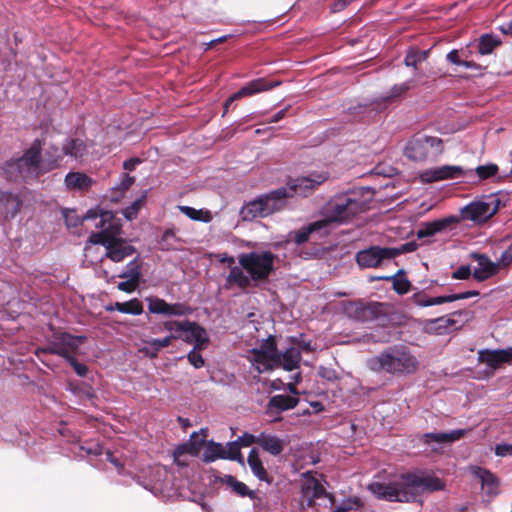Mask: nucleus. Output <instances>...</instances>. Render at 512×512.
I'll return each instance as SVG.
<instances>
[{"label":"nucleus","mask_w":512,"mask_h":512,"mask_svg":"<svg viewBox=\"0 0 512 512\" xmlns=\"http://www.w3.org/2000/svg\"><path fill=\"white\" fill-rule=\"evenodd\" d=\"M40 140H35L21 158L7 163L5 173L11 180L18 178H34L59 167L64 155L81 159L87 153V147L82 140L69 139L63 144L62 150L50 147L44 157L40 156Z\"/></svg>","instance_id":"f257e3e1"},{"label":"nucleus","mask_w":512,"mask_h":512,"mask_svg":"<svg viewBox=\"0 0 512 512\" xmlns=\"http://www.w3.org/2000/svg\"><path fill=\"white\" fill-rule=\"evenodd\" d=\"M276 255L270 251H251L238 256L239 267H232L225 277L226 289L256 287L274 270Z\"/></svg>","instance_id":"f03ea898"},{"label":"nucleus","mask_w":512,"mask_h":512,"mask_svg":"<svg viewBox=\"0 0 512 512\" xmlns=\"http://www.w3.org/2000/svg\"><path fill=\"white\" fill-rule=\"evenodd\" d=\"M247 359L258 373L278 367L292 371L299 367L301 352L297 347H290L285 352L279 353L274 338L270 336L258 347L248 351Z\"/></svg>","instance_id":"7ed1b4c3"},{"label":"nucleus","mask_w":512,"mask_h":512,"mask_svg":"<svg viewBox=\"0 0 512 512\" xmlns=\"http://www.w3.org/2000/svg\"><path fill=\"white\" fill-rule=\"evenodd\" d=\"M95 227L101 231L92 233L89 237L91 244H101L106 248L105 257L110 258L114 262H121L126 257L131 256L135 249L118 235L121 232V226L118 220L110 211H103L100 220L95 223Z\"/></svg>","instance_id":"20e7f679"},{"label":"nucleus","mask_w":512,"mask_h":512,"mask_svg":"<svg viewBox=\"0 0 512 512\" xmlns=\"http://www.w3.org/2000/svg\"><path fill=\"white\" fill-rule=\"evenodd\" d=\"M418 364L417 358L405 346L389 347L367 360L368 368L374 372L399 375L414 373Z\"/></svg>","instance_id":"39448f33"},{"label":"nucleus","mask_w":512,"mask_h":512,"mask_svg":"<svg viewBox=\"0 0 512 512\" xmlns=\"http://www.w3.org/2000/svg\"><path fill=\"white\" fill-rule=\"evenodd\" d=\"M363 209V204L352 194H340L330 199L323 207L321 222H325V228L330 231L332 223H343L354 217Z\"/></svg>","instance_id":"423d86ee"},{"label":"nucleus","mask_w":512,"mask_h":512,"mask_svg":"<svg viewBox=\"0 0 512 512\" xmlns=\"http://www.w3.org/2000/svg\"><path fill=\"white\" fill-rule=\"evenodd\" d=\"M85 337L73 336L68 333H61L48 344L45 348H38L36 350L37 356L43 353H52L64 357L78 376H85L87 373L86 365L79 363L74 358V353L78 350L79 346L83 343Z\"/></svg>","instance_id":"0eeeda50"},{"label":"nucleus","mask_w":512,"mask_h":512,"mask_svg":"<svg viewBox=\"0 0 512 512\" xmlns=\"http://www.w3.org/2000/svg\"><path fill=\"white\" fill-rule=\"evenodd\" d=\"M443 150V142L440 138L425 136L410 140L404 153L410 160L422 162L428 159H436Z\"/></svg>","instance_id":"6e6552de"},{"label":"nucleus","mask_w":512,"mask_h":512,"mask_svg":"<svg viewBox=\"0 0 512 512\" xmlns=\"http://www.w3.org/2000/svg\"><path fill=\"white\" fill-rule=\"evenodd\" d=\"M499 209V200L494 196L473 201L460 209L461 218L474 223H484Z\"/></svg>","instance_id":"1a4fd4ad"},{"label":"nucleus","mask_w":512,"mask_h":512,"mask_svg":"<svg viewBox=\"0 0 512 512\" xmlns=\"http://www.w3.org/2000/svg\"><path fill=\"white\" fill-rule=\"evenodd\" d=\"M473 169H466L459 165H442L424 170L420 177L425 183H432L443 180H454L459 178H470Z\"/></svg>","instance_id":"9d476101"},{"label":"nucleus","mask_w":512,"mask_h":512,"mask_svg":"<svg viewBox=\"0 0 512 512\" xmlns=\"http://www.w3.org/2000/svg\"><path fill=\"white\" fill-rule=\"evenodd\" d=\"M201 438L198 432H193L187 443L179 445L173 452L174 462L180 467H186L189 464V457L197 456L205 442L207 436L206 430H201Z\"/></svg>","instance_id":"9b49d317"},{"label":"nucleus","mask_w":512,"mask_h":512,"mask_svg":"<svg viewBox=\"0 0 512 512\" xmlns=\"http://www.w3.org/2000/svg\"><path fill=\"white\" fill-rule=\"evenodd\" d=\"M328 179V173H311L308 176L299 177L285 188L289 189V197L293 195L307 196L312 193L319 185Z\"/></svg>","instance_id":"f8f14e48"},{"label":"nucleus","mask_w":512,"mask_h":512,"mask_svg":"<svg viewBox=\"0 0 512 512\" xmlns=\"http://www.w3.org/2000/svg\"><path fill=\"white\" fill-rule=\"evenodd\" d=\"M293 382L288 383L287 389L293 396L289 395H275L270 398L268 403V411L269 412H283L289 409H292L297 406L299 399L297 397L298 391L295 387V384L299 383L301 380L300 373L292 376Z\"/></svg>","instance_id":"ddd939ff"},{"label":"nucleus","mask_w":512,"mask_h":512,"mask_svg":"<svg viewBox=\"0 0 512 512\" xmlns=\"http://www.w3.org/2000/svg\"><path fill=\"white\" fill-rule=\"evenodd\" d=\"M396 502H412L417 497V486L414 473L401 475L393 481Z\"/></svg>","instance_id":"4468645a"},{"label":"nucleus","mask_w":512,"mask_h":512,"mask_svg":"<svg viewBox=\"0 0 512 512\" xmlns=\"http://www.w3.org/2000/svg\"><path fill=\"white\" fill-rule=\"evenodd\" d=\"M385 259H391L388 247L372 246L356 254V261L362 268L377 267Z\"/></svg>","instance_id":"2eb2a0df"},{"label":"nucleus","mask_w":512,"mask_h":512,"mask_svg":"<svg viewBox=\"0 0 512 512\" xmlns=\"http://www.w3.org/2000/svg\"><path fill=\"white\" fill-rule=\"evenodd\" d=\"M280 82H270L268 83L264 79H256L249 82L247 85L242 87L239 91L232 94L224 103V114L228 111L229 106L236 100H239L243 97L252 96L256 93L266 91L278 86Z\"/></svg>","instance_id":"dca6fc26"},{"label":"nucleus","mask_w":512,"mask_h":512,"mask_svg":"<svg viewBox=\"0 0 512 512\" xmlns=\"http://www.w3.org/2000/svg\"><path fill=\"white\" fill-rule=\"evenodd\" d=\"M459 222L456 216H448L431 222H423L420 224L416 236L418 239L432 237L438 233L446 231L450 226Z\"/></svg>","instance_id":"f3484780"},{"label":"nucleus","mask_w":512,"mask_h":512,"mask_svg":"<svg viewBox=\"0 0 512 512\" xmlns=\"http://www.w3.org/2000/svg\"><path fill=\"white\" fill-rule=\"evenodd\" d=\"M472 258L477 261V265L474 268L473 276L479 281H484L493 275H495L500 268H504L500 264V258L497 262H492L486 255L474 253Z\"/></svg>","instance_id":"a211bd4d"},{"label":"nucleus","mask_w":512,"mask_h":512,"mask_svg":"<svg viewBox=\"0 0 512 512\" xmlns=\"http://www.w3.org/2000/svg\"><path fill=\"white\" fill-rule=\"evenodd\" d=\"M183 334L178 339L194 344L195 349H204L209 341L206 330L195 322L186 321Z\"/></svg>","instance_id":"6ab92c4d"},{"label":"nucleus","mask_w":512,"mask_h":512,"mask_svg":"<svg viewBox=\"0 0 512 512\" xmlns=\"http://www.w3.org/2000/svg\"><path fill=\"white\" fill-rule=\"evenodd\" d=\"M266 217L282 210L289 198V189L281 187L270 193L261 196Z\"/></svg>","instance_id":"aec40b11"},{"label":"nucleus","mask_w":512,"mask_h":512,"mask_svg":"<svg viewBox=\"0 0 512 512\" xmlns=\"http://www.w3.org/2000/svg\"><path fill=\"white\" fill-rule=\"evenodd\" d=\"M480 362L495 370L512 360V347L499 350H483L479 352Z\"/></svg>","instance_id":"412c9836"},{"label":"nucleus","mask_w":512,"mask_h":512,"mask_svg":"<svg viewBox=\"0 0 512 512\" xmlns=\"http://www.w3.org/2000/svg\"><path fill=\"white\" fill-rule=\"evenodd\" d=\"M414 475L416 480L418 496L426 491H441L444 490L445 488V483L432 473L416 472L414 473Z\"/></svg>","instance_id":"4be33fe9"},{"label":"nucleus","mask_w":512,"mask_h":512,"mask_svg":"<svg viewBox=\"0 0 512 512\" xmlns=\"http://www.w3.org/2000/svg\"><path fill=\"white\" fill-rule=\"evenodd\" d=\"M328 229L325 228V222L320 220L310 223L309 225L301 228L298 231L291 233L293 240L297 245L304 244L311 239L312 235H318L320 237L328 235Z\"/></svg>","instance_id":"5701e85b"},{"label":"nucleus","mask_w":512,"mask_h":512,"mask_svg":"<svg viewBox=\"0 0 512 512\" xmlns=\"http://www.w3.org/2000/svg\"><path fill=\"white\" fill-rule=\"evenodd\" d=\"M468 431L467 429H456L449 432L426 433L424 434V441L427 444L432 442L439 444L453 443L463 438Z\"/></svg>","instance_id":"b1692460"},{"label":"nucleus","mask_w":512,"mask_h":512,"mask_svg":"<svg viewBox=\"0 0 512 512\" xmlns=\"http://www.w3.org/2000/svg\"><path fill=\"white\" fill-rule=\"evenodd\" d=\"M258 445L271 455L277 456L284 450L285 443L276 435L262 432L258 435Z\"/></svg>","instance_id":"393cba45"},{"label":"nucleus","mask_w":512,"mask_h":512,"mask_svg":"<svg viewBox=\"0 0 512 512\" xmlns=\"http://www.w3.org/2000/svg\"><path fill=\"white\" fill-rule=\"evenodd\" d=\"M303 493L308 497V504L311 505L314 499L322 497L326 494V491L319 480L311 476L308 472L305 474Z\"/></svg>","instance_id":"a878e982"},{"label":"nucleus","mask_w":512,"mask_h":512,"mask_svg":"<svg viewBox=\"0 0 512 512\" xmlns=\"http://www.w3.org/2000/svg\"><path fill=\"white\" fill-rule=\"evenodd\" d=\"M472 473L481 481L482 489L486 490L488 494H494L497 491V479L488 470L481 467H472Z\"/></svg>","instance_id":"bb28decb"},{"label":"nucleus","mask_w":512,"mask_h":512,"mask_svg":"<svg viewBox=\"0 0 512 512\" xmlns=\"http://www.w3.org/2000/svg\"><path fill=\"white\" fill-rule=\"evenodd\" d=\"M65 185L72 190H86L92 185V179L81 172H69L65 177Z\"/></svg>","instance_id":"cd10ccee"},{"label":"nucleus","mask_w":512,"mask_h":512,"mask_svg":"<svg viewBox=\"0 0 512 512\" xmlns=\"http://www.w3.org/2000/svg\"><path fill=\"white\" fill-rule=\"evenodd\" d=\"M368 489L379 499L396 501L393 481L389 483L373 482L369 484Z\"/></svg>","instance_id":"c85d7f7f"},{"label":"nucleus","mask_w":512,"mask_h":512,"mask_svg":"<svg viewBox=\"0 0 512 512\" xmlns=\"http://www.w3.org/2000/svg\"><path fill=\"white\" fill-rule=\"evenodd\" d=\"M241 215L244 220L266 217L261 196L243 206Z\"/></svg>","instance_id":"c756f323"},{"label":"nucleus","mask_w":512,"mask_h":512,"mask_svg":"<svg viewBox=\"0 0 512 512\" xmlns=\"http://www.w3.org/2000/svg\"><path fill=\"white\" fill-rule=\"evenodd\" d=\"M248 465L252 473L261 481L270 482L268 474L263 467L262 461L259 457L257 449H252L247 459Z\"/></svg>","instance_id":"7c9ffc66"},{"label":"nucleus","mask_w":512,"mask_h":512,"mask_svg":"<svg viewBox=\"0 0 512 512\" xmlns=\"http://www.w3.org/2000/svg\"><path fill=\"white\" fill-rule=\"evenodd\" d=\"M500 44L501 40L497 36L485 34L479 39L478 51L481 55H489Z\"/></svg>","instance_id":"2f4dec72"},{"label":"nucleus","mask_w":512,"mask_h":512,"mask_svg":"<svg viewBox=\"0 0 512 512\" xmlns=\"http://www.w3.org/2000/svg\"><path fill=\"white\" fill-rule=\"evenodd\" d=\"M219 458H225L224 446H222L220 443L210 441L207 444L205 451L203 453V461L206 463H210Z\"/></svg>","instance_id":"473e14b6"},{"label":"nucleus","mask_w":512,"mask_h":512,"mask_svg":"<svg viewBox=\"0 0 512 512\" xmlns=\"http://www.w3.org/2000/svg\"><path fill=\"white\" fill-rule=\"evenodd\" d=\"M115 308L116 311L131 315H140L143 312V306L136 298L127 302H116Z\"/></svg>","instance_id":"72a5a7b5"},{"label":"nucleus","mask_w":512,"mask_h":512,"mask_svg":"<svg viewBox=\"0 0 512 512\" xmlns=\"http://www.w3.org/2000/svg\"><path fill=\"white\" fill-rule=\"evenodd\" d=\"M179 209L184 215H186L188 218L192 220L201 221L205 223L210 222L212 220V215L208 210H197L189 206H180Z\"/></svg>","instance_id":"f704fd0d"},{"label":"nucleus","mask_w":512,"mask_h":512,"mask_svg":"<svg viewBox=\"0 0 512 512\" xmlns=\"http://www.w3.org/2000/svg\"><path fill=\"white\" fill-rule=\"evenodd\" d=\"M224 483L240 496H249L250 498L254 497V492L250 491L246 484L238 481L231 475L225 476Z\"/></svg>","instance_id":"c9c22d12"},{"label":"nucleus","mask_w":512,"mask_h":512,"mask_svg":"<svg viewBox=\"0 0 512 512\" xmlns=\"http://www.w3.org/2000/svg\"><path fill=\"white\" fill-rule=\"evenodd\" d=\"M413 302L419 307H429L433 305H440L443 303H448L449 299L447 295L445 296H437V297H427L424 295L416 294L413 296Z\"/></svg>","instance_id":"e433bc0d"},{"label":"nucleus","mask_w":512,"mask_h":512,"mask_svg":"<svg viewBox=\"0 0 512 512\" xmlns=\"http://www.w3.org/2000/svg\"><path fill=\"white\" fill-rule=\"evenodd\" d=\"M428 53H429L428 50H425V51L415 50V49L409 50L404 59L405 65L408 67L416 68L419 63H421L427 59Z\"/></svg>","instance_id":"4c0bfd02"},{"label":"nucleus","mask_w":512,"mask_h":512,"mask_svg":"<svg viewBox=\"0 0 512 512\" xmlns=\"http://www.w3.org/2000/svg\"><path fill=\"white\" fill-rule=\"evenodd\" d=\"M225 450V458L224 459H230L237 461L241 465H244V458L241 455L240 452V445L238 441H233L227 443V445L224 447Z\"/></svg>","instance_id":"58836bf2"},{"label":"nucleus","mask_w":512,"mask_h":512,"mask_svg":"<svg viewBox=\"0 0 512 512\" xmlns=\"http://www.w3.org/2000/svg\"><path fill=\"white\" fill-rule=\"evenodd\" d=\"M178 338L179 336L177 335H169L163 339H150L145 341V343L154 349V352L151 354V356L155 357L162 348L169 346L173 340Z\"/></svg>","instance_id":"ea45409f"},{"label":"nucleus","mask_w":512,"mask_h":512,"mask_svg":"<svg viewBox=\"0 0 512 512\" xmlns=\"http://www.w3.org/2000/svg\"><path fill=\"white\" fill-rule=\"evenodd\" d=\"M497 172L498 166L496 164L480 165L475 170H473V174L475 173L479 180H486L492 176H495Z\"/></svg>","instance_id":"a19ab883"},{"label":"nucleus","mask_w":512,"mask_h":512,"mask_svg":"<svg viewBox=\"0 0 512 512\" xmlns=\"http://www.w3.org/2000/svg\"><path fill=\"white\" fill-rule=\"evenodd\" d=\"M411 83L412 81H407L401 84L394 85L389 94L383 97L382 100L385 102L393 101L394 99L398 98L406 91H408L411 88Z\"/></svg>","instance_id":"79ce46f5"},{"label":"nucleus","mask_w":512,"mask_h":512,"mask_svg":"<svg viewBox=\"0 0 512 512\" xmlns=\"http://www.w3.org/2000/svg\"><path fill=\"white\" fill-rule=\"evenodd\" d=\"M103 212H100L96 209H90L89 211H87V213L85 214V216H83L81 218V220H76L75 219H72V217H70L69 215H66V223L68 226H77L78 225V222H87V221H90V220H94L96 221V223L99 222L100 220V215L102 214Z\"/></svg>","instance_id":"37998d69"},{"label":"nucleus","mask_w":512,"mask_h":512,"mask_svg":"<svg viewBox=\"0 0 512 512\" xmlns=\"http://www.w3.org/2000/svg\"><path fill=\"white\" fill-rule=\"evenodd\" d=\"M148 309L153 314L167 315L168 303L160 298H149Z\"/></svg>","instance_id":"c03bdc74"},{"label":"nucleus","mask_w":512,"mask_h":512,"mask_svg":"<svg viewBox=\"0 0 512 512\" xmlns=\"http://www.w3.org/2000/svg\"><path fill=\"white\" fill-rule=\"evenodd\" d=\"M146 200V194H143L140 198L136 199L129 207L123 210V215L128 220H132L136 217L140 208L144 205Z\"/></svg>","instance_id":"a18cd8bd"},{"label":"nucleus","mask_w":512,"mask_h":512,"mask_svg":"<svg viewBox=\"0 0 512 512\" xmlns=\"http://www.w3.org/2000/svg\"><path fill=\"white\" fill-rule=\"evenodd\" d=\"M119 277L139 283L140 268L136 261H131L127 266V270L119 274Z\"/></svg>","instance_id":"49530a36"},{"label":"nucleus","mask_w":512,"mask_h":512,"mask_svg":"<svg viewBox=\"0 0 512 512\" xmlns=\"http://www.w3.org/2000/svg\"><path fill=\"white\" fill-rule=\"evenodd\" d=\"M379 279H384V280L393 279L394 289L399 294H405L410 289V282L405 278L398 279V278L391 277V276H383V277H379Z\"/></svg>","instance_id":"de8ad7c7"},{"label":"nucleus","mask_w":512,"mask_h":512,"mask_svg":"<svg viewBox=\"0 0 512 512\" xmlns=\"http://www.w3.org/2000/svg\"><path fill=\"white\" fill-rule=\"evenodd\" d=\"M417 249V244L415 242H408L405 244H402L399 247L396 248H389L390 251V257L391 259L395 258L398 255L404 254V253H410Z\"/></svg>","instance_id":"09e8293b"},{"label":"nucleus","mask_w":512,"mask_h":512,"mask_svg":"<svg viewBox=\"0 0 512 512\" xmlns=\"http://www.w3.org/2000/svg\"><path fill=\"white\" fill-rule=\"evenodd\" d=\"M199 350L194 347L187 355L189 363L195 368H201L205 363L202 355L198 352Z\"/></svg>","instance_id":"8fccbe9b"},{"label":"nucleus","mask_w":512,"mask_h":512,"mask_svg":"<svg viewBox=\"0 0 512 512\" xmlns=\"http://www.w3.org/2000/svg\"><path fill=\"white\" fill-rule=\"evenodd\" d=\"M167 315L171 316H184L189 313V308L183 304L175 303V304H169L168 303V309H167Z\"/></svg>","instance_id":"3c124183"},{"label":"nucleus","mask_w":512,"mask_h":512,"mask_svg":"<svg viewBox=\"0 0 512 512\" xmlns=\"http://www.w3.org/2000/svg\"><path fill=\"white\" fill-rule=\"evenodd\" d=\"M186 321H166L164 322V328L168 331L174 332L173 335L183 334Z\"/></svg>","instance_id":"603ef678"},{"label":"nucleus","mask_w":512,"mask_h":512,"mask_svg":"<svg viewBox=\"0 0 512 512\" xmlns=\"http://www.w3.org/2000/svg\"><path fill=\"white\" fill-rule=\"evenodd\" d=\"M495 454L499 457L512 456V444L502 443L495 446Z\"/></svg>","instance_id":"864d4df0"},{"label":"nucleus","mask_w":512,"mask_h":512,"mask_svg":"<svg viewBox=\"0 0 512 512\" xmlns=\"http://www.w3.org/2000/svg\"><path fill=\"white\" fill-rule=\"evenodd\" d=\"M239 445L248 447L254 443L258 444V436H254L252 434L245 433L237 440Z\"/></svg>","instance_id":"5fc2aeb1"},{"label":"nucleus","mask_w":512,"mask_h":512,"mask_svg":"<svg viewBox=\"0 0 512 512\" xmlns=\"http://www.w3.org/2000/svg\"><path fill=\"white\" fill-rule=\"evenodd\" d=\"M134 181H135L134 177H131L128 174H124L121 178L119 185L116 187V189H118L120 191H126L132 186Z\"/></svg>","instance_id":"6e6d98bb"},{"label":"nucleus","mask_w":512,"mask_h":512,"mask_svg":"<svg viewBox=\"0 0 512 512\" xmlns=\"http://www.w3.org/2000/svg\"><path fill=\"white\" fill-rule=\"evenodd\" d=\"M471 275V270L469 266H460L457 270L453 272L452 277L454 279H467Z\"/></svg>","instance_id":"4d7b16f0"},{"label":"nucleus","mask_w":512,"mask_h":512,"mask_svg":"<svg viewBox=\"0 0 512 512\" xmlns=\"http://www.w3.org/2000/svg\"><path fill=\"white\" fill-rule=\"evenodd\" d=\"M512 263V243L505 249L500 256V264L509 266Z\"/></svg>","instance_id":"13d9d810"},{"label":"nucleus","mask_w":512,"mask_h":512,"mask_svg":"<svg viewBox=\"0 0 512 512\" xmlns=\"http://www.w3.org/2000/svg\"><path fill=\"white\" fill-rule=\"evenodd\" d=\"M138 286V283L133 282L131 280L126 279L125 281H122L118 283L117 287L119 290L131 293L133 292Z\"/></svg>","instance_id":"bf43d9fd"},{"label":"nucleus","mask_w":512,"mask_h":512,"mask_svg":"<svg viewBox=\"0 0 512 512\" xmlns=\"http://www.w3.org/2000/svg\"><path fill=\"white\" fill-rule=\"evenodd\" d=\"M477 294H478V292H476V291H468V292L459 293V294H450V295H447V298L449 299V302H453V301L460 300V299H467V298L475 296Z\"/></svg>","instance_id":"052dcab7"},{"label":"nucleus","mask_w":512,"mask_h":512,"mask_svg":"<svg viewBox=\"0 0 512 512\" xmlns=\"http://www.w3.org/2000/svg\"><path fill=\"white\" fill-rule=\"evenodd\" d=\"M218 259L221 263H227L229 267V271L232 269V267H239V264H235L234 257L228 255L227 253H222L218 255Z\"/></svg>","instance_id":"680f3d73"},{"label":"nucleus","mask_w":512,"mask_h":512,"mask_svg":"<svg viewBox=\"0 0 512 512\" xmlns=\"http://www.w3.org/2000/svg\"><path fill=\"white\" fill-rule=\"evenodd\" d=\"M435 323L438 324L439 328L449 329L450 327L455 325V321L450 317H440L435 320Z\"/></svg>","instance_id":"e2e57ef3"},{"label":"nucleus","mask_w":512,"mask_h":512,"mask_svg":"<svg viewBox=\"0 0 512 512\" xmlns=\"http://www.w3.org/2000/svg\"><path fill=\"white\" fill-rule=\"evenodd\" d=\"M96 244H91L89 241L87 242L85 246V256L86 258H91V261L97 260L98 257L95 255V251L97 248L95 247Z\"/></svg>","instance_id":"0e129e2a"},{"label":"nucleus","mask_w":512,"mask_h":512,"mask_svg":"<svg viewBox=\"0 0 512 512\" xmlns=\"http://www.w3.org/2000/svg\"><path fill=\"white\" fill-rule=\"evenodd\" d=\"M447 60L452 63V64H455V65H458V66H461L462 65V62L463 60H461L459 58V54H458V51L457 50H452L450 51L447 56H446Z\"/></svg>","instance_id":"69168bd1"},{"label":"nucleus","mask_w":512,"mask_h":512,"mask_svg":"<svg viewBox=\"0 0 512 512\" xmlns=\"http://www.w3.org/2000/svg\"><path fill=\"white\" fill-rule=\"evenodd\" d=\"M141 160L139 158H131L124 162L123 167L127 171H133L137 164H139Z\"/></svg>","instance_id":"338daca9"},{"label":"nucleus","mask_w":512,"mask_h":512,"mask_svg":"<svg viewBox=\"0 0 512 512\" xmlns=\"http://www.w3.org/2000/svg\"><path fill=\"white\" fill-rule=\"evenodd\" d=\"M499 30L506 35L512 36V19L508 21L507 23L501 25L499 27Z\"/></svg>","instance_id":"774afa93"}]
</instances>
